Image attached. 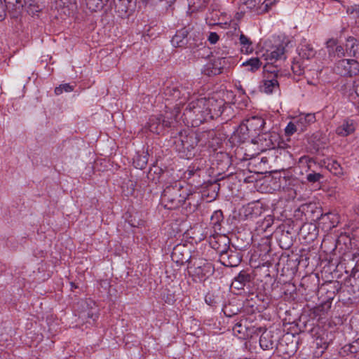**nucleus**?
Listing matches in <instances>:
<instances>
[{
    "label": "nucleus",
    "instance_id": "nucleus-1",
    "mask_svg": "<svg viewBox=\"0 0 359 359\" xmlns=\"http://www.w3.org/2000/svg\"><path fill=\"white\" fill-rule=\"evenodd\" d=\"M205 97H201L188 104L182 115L185 124L198 127L203 122L211 119V116L205 107Z\"/></svg>",
    "mask_w": 359,
    "mask_h": 359
},
{
    "label": "nucleus",
    "instance_id": "nucleus-2",
    "mask_svg": "<svg viewBox=\"0 0 359 359\" xmlns=\"http://www.w3.org/2000/svg\"><path fill=\"white\" fill-rule=\"evenodd\" d=\"M191 193L180 182L167 186L162 194L161 201L167 209H175L182 205Z\"/></svg>",
    "mask_w": 359,
    "mask_h": 359
},
{
    "label": "nucleus",
    "instance_id": "nucleus-3",
    "mask_svg": "<svg viewBox=\"0 0 359 359\" xmlns=\"http://www.w3.org/2000/svg\"><path fill=\"white\" fill-rule=\"evenodd\" d=\"M207 135V132L187 133V130L180 131L179 140L175 142L176 149L182 157L189 159L195 155L194 150L199 142H201L202 145L205 144V141L203 139L205 138Z\"/></svg>",
    "mask_w": 359,
    "mask_h": 359
},
{
    "label": "nucleus",
    "instance_id": "nucleus-4",
    "mask_svg": "<svg viewBox=\"0 0 359 359\" xmlns=\"http://www.w3.org/2000/svg\"><path fill=\"white\" fill-rule=\"evenodd\" d=\"M215 271L213 265L208 260L193 257L188 266V273L195 282H203Z\"/></svg>",
    "mask_w": 359,
    "mask_h": 359
},
{
    "label": "nucleus",
    "instance_id": "nucleus-5",
    "mask_svg": "<svg viewBox=\"0 0 359 359\" xmlns=\"http://www.w3.org/2000/svg\"><path fill=\"white\" fill-rule=\"evenodd\" d=\"M180 113L179 109H174V114L166 112L165 115L152 116L148 123V129L153 133L160 134L165 128L173 126L177 116Z\"/></svg>",
    "mask_w": 359,
    "mask_h": 359
},
{
    "label": "nucleus",
    "instance_id": "nucleus-6",
    "mask_svg": "<svg viewBox=\"0 0 359 359\" xmlns=\"http://www.w3.org/2000/svg\"><path fill=\"white\" fill-rule=\"evenodd\" d=\"M220 263L227 267H236L242 260V255L239 250L234 248L224 247L218 250Z\"/></svg>",
    "mask_w": 359,
    "mask_h": 359
},
{
    "label": "nucleus",
    "instance_id": "nucleus-7",
    "mask_svg": "<svg viewBox=\"0 0 359 359\" xmlns=\"http://www.w3.org/2000/svg\"><path fill=\"white\" fill-rule=\"evenodd\" d=\"M334 71L341 76H353L359 74V62L353 59H342L335 63Z\"/></svg>",
    "mask_w": 359,
    "mask_h": 359
},
{
    "label": "nucleus",
    "instance_id": "nucleus-8",
    "mask_svg": "<svg viewBox=\"0 0 359 359\" xmlns=\"http://www.w3.org/2000/svg\"><path fill=\"white\" fill-rule=\"evenodd\" d=\"M164 94L167 100H176L178 103L175 107L182 105L190 97L191 92L188 88L183 86H168L164 90ZM177 109V107H175ZM180 109V108L178 107Z\"/></svg>",
    "mask_w": 359,
    "mask_h": 359
},
{
    "label": "nucleus",
    "instance_id": "nucleus-9",
    "mask_svg": "<svg viewBox=\"0 0 359 359\" xmlns=\"http://www.w3.org/2000/svg\"><path fill=\"white\" fill-rule=\"evenodd\" d=\"M205 104L208 114L211 116V119L218 118L231 109V107L222 99L206 98Z\"/></svg>",
    "mask_w": 359,
    "mask_h": 359
},
{
    "label": "nucleus",
    "instance_id": "nucleus-10",
    "mask_svg": "<svg viewBox=\"0 0 359 359\" xmlns=\"http://www.w3.org/2000/svg\"><path fill=\"white\" fill-rule=\"evenodd\" d=\"M279 136L275 132H269L265 129L261 135L255 139H252V143L260 144L263 149H274L278 145Z\"/></svg>",
    "mask_w": 359,
    "mask_h": 359
},
{
    "label": "nucleus",
    "instance_id": "nucleus-11",
    "mask_svg": "<svg viewBox=\"0 0 359 359\" xmlns=\"http://www.w3.org/2000/svg\"><path fill=\"white\" fill-rule=\"evenodd\" d=\"M191 31L192 28L190 26L177 30L171 40L172 46L175 47H184L187 46L191 39Z\"/></svg>",
    "mask_w": 359,
    "mask_h": 359
},
{
    "label": "nucleus",
    "instance_id": "nucleus-12",
    "mask_svg": "<svg viewBox=\"0 0 359 359\" xmlns=\"http://www.w3.org/2000/svg\"><path fill=\"white\" fill-rule=\"evenodd\" d=\"M172 260L176 262L178 265H183L184 263L188 262L193 259L190 255V252L187 249L184 245H176L171 253Z\"/></svg>",
    "mask_w": 359,
    "mask_h": 359
},
{
    "label": "nucleus",
    "instance_id": "nucleus-13",
    "mask_svg": "<svg viewBox=\"0 0 359 359\" xmlns=\"http://www.w3.org/2000/svg\"><path fill=\"white\" fill-rule=\"evenodd\" d=\"M245 122L248 126L250 133H252L255 139L261 135L263 131H265L266 122L265 120L260 116H252L246 119Z\"/></svg>",
    "mask_w": 359,
    "mask_h": 359
},
{
    "label": "nucleus",
    "instance_id": "nucleus-14",
    "mask_svg": "<svg viewBox=\"0 0 359 359\" xmlns=\"http://www.w3.org/2000/svg\"><path fill=\"white\" fill-rule=\"evenodd\" d=\"M278 72H271L267 76H265L264 79L262 81L259 86L261 92L266 94L272 93L275 90L278 89L279 83L277 80Z\"/></svg>",
    "mask_w": 359,
    "mask_h": 359
},
{
    "label": "nucleus",
    "instance_id": "nucleus-15",
    "mask_svg": "<svg viewBox=\"0 0 359 359\" xmlns=\"http://www.w3.org/2000/svg\"><path fill=\"white\" fill-rule=\"evenodd\" d=\"M252 275L248 271L242 270L240 273L233 278L231 283V287L236 290H243L245 286L249 285L253 280Z\"/></svg>",
    "mask_w": 359,
    "mask_h": 359
},
{
    "label": "nucleus",
    "instance_id": "nucleus-16",
    "mask_svg": "<svg viewBox=\"0 0 359 359\" xmlns=\"http://www.w3.org/2000/svg\"><path fill=\"white\" fill-rule=\"evenodd\" d=\"M355 130L354 121L351 119H345L336 128V133L339 136L346 137L353 133Z\"/></svg>",
    "mask_w": 359,
    "mask_h": 359
},
{
    "label": "nucleus",
    "instance_id": "nucleus-17",
    "mask_svg": "<svg viewBox=\"0 0 359 359\" xmlns=\"http://www.w3.org/2000/svg\"><path fill=\"white\" fill-rule=\"evenodd\" d=\"M22 11L25 8L27 12L32 15H36L42 11L43 5L39 0H22Z\"/></svg>",
    "mask_w": 359,
    "mask_h": 359
},
{
    "label": "nucleus",
    "instance_id": "nucleus-18",
    "mask_svg": "<svg viewBox=\"0 0 359 359\" xmlns=\"http://www.w3.org/2000/svg\"><path fill=\"white\" fill-rule=\"evenodd\" d=\"M342 94L346 97L354 105L358 102V98L356 95V90L354 82L346 83L341 87Z\"/></svg>",
    "mask_w": 359,
    "mask_h": 359
},
{
    "label": "nucleus",
    "instance_id": "nucleus-19",
    "mask_svg": "<svg viewBox=\"0 0 359 359\" xmlns=\"http://www.w3.org/2000/svg\"><path fill=\"white\" fill-rule=\"evenodd\" d=\"M276 339L271 331L265 330L259 338V345L263 350H271L275 346Z\"/></svg>",
    "mask_w": 359,
    "mask_h": 359
},
{
    "label": "nucleus",
    "instance_id": "nucleus-20",
    "mask_svg": "<svg viewBox=\"0 0 359 359\" xmlns=\"http://www.w3.org/2000/svg\"><path fill=\"white\" fill-rule=\"evenodd\" d=\"M346 51L348 55L353 57L359 56V41L353 36L347 38L346 44Z\"/></svg>",
    "mask_w": 359,
    "mask_h": 359
},
{
    "label": "nucleus",
    "instance_id": "nucleus-21",
    "mask_svg": "<svg viewBox=\"0 0 359 359\" xmlns=\"http://www.w3.org/2000/svg\"><path fill=\"white\" fill-rule=\"evenodd\" d=\"M235 135L238 137V141L240 142H245L250 138H251V142H252V139H255L254 137H252V133H250V129L248 128V126L246 122L242 123L238 126L235 133Z\"/></svg>",
    "mask_w": 359,
    "mask_h": 359
},
{
    "label": "nucleus",
    "instance_id": "nucleus-22",
    "mask_svg": "<svg viewBox=\"0 0 359 359\" xmlns=\"http://www.w3.org/2000/svg\"><path fill=\"white\" fill-rule=\"evenodd\" d=\"M316 53L311 45L305 43L302 44L299 54L303 59L309 60L315 56Z\"/></svg>",
    "mask_w": 359,
    "mask_h": 359
},
{
    "label": "nucleus",
    "instance_id": "nucleus-23",
    "mask_svg": "<svg viewBox=\"0 0 359 359\" xmlns=\"http://www.w3.org/2000/svg\"><path fill=\"white\" fill-rule=\"evenodd\" d=\"M240 43L242 46L241 47V51L245 53H252L253 50V47L252 46V41L250 40V39L244 35L243 34H241L239 38Z\"/></svg>",
    "mask_w": 359,
    "mask_h": 359
},
{
    "label": "nucleus",
    "instance_id": "nucleus-24",
    "mask_svg": "<svg viewBox=\"0 0 359 359\" xmlns=\"http://www.w3.org/2000/svg\"><path fill=\"white\" fill-rule=\"evenodd\" d=\"M261 65L262 62L258 57H252L243 63V66L246 67L248 71L252 72L257 71Z\"/></svg>",
    "mask_w": 359,
    "mask_h": 359
},
{
    "label": "nucleus",
    "instance_id": "nucleus-25",
    "mask_svg": "<svg viewBox=\"0 0 359 359\" xmlns=\"http://www.w3.org/2000/svg\"><path fill=\"white\" fill-rule=\"evenodd\" d=\"M243 1L249 10L257 14L261 13L262 7L259 6V4L262 0H243Z\"/></svg>",
    "mask_w": 359,
    "mask_h": 359
},
{
    "label": "nucleus",
    "instance_id": "nucleus-26",
    "mask_svg": "<svg viewBox=\"0 0 359 359\" xmlns=\"http://www.w3.org/2000/svg\"><path fill=\"white\" fill-rule=\"evenodd\" d=\"M327 169L335 175H341L343 174L342 168L337 161H332L327 165Z\"/></svg>",
    "mask_w": 359,
    "mask_h": 359
},
{
    "label": "nucleus",
    "instance_id": "nucleus-27",
    "mask_svg": "<svg viewBox=\"0 0 359 359\" xmlns=\"http://www.w3.org/2000/svg\"><path fill=\"white\" fill-rule=\"evenodd\" d=\"M163 172L162 169L158 167L151 168L148 172L147 177L149 180H152L156 183L159 182L161 173Z\"/></svg>",
    "mask_w": 359,
    "mask_h": 359
},
{
    "label": "nucleus",
    "instance_id": "nucleus-28",
    "mask_svg": "<svg viewBox=\"0 0 359 359\" xmlns=\"http://www.w3.org/2000/svg\"><path fill=\"white\" fill-rule=\"evenodd\" d=\"M222 72L219 67L213 65V62L208 63L204 69L205 74L209 76L218 75Z\"/></svg>",
    "mask_w": 359,
    "mask_h": 359
},
{
    "label": "nucleus",
    "instance_id": "nucleus-29",
    "mask_svg": "<svg viewBox=\"0 0 359 359\" xmlns=\"http://www.w3.org/2000/svg\"><path fill=\"white\" fill-rule=\"evenodd\" d=\"M285 53V47L283 46H279L276 48L275 50L270 53V60H277L278 59H281L283 57Z\"/></svg>",
    "mask_w": 359,
    "mask_h": 359
},
{
    "label": "nucleus",
    "instance_id": "nucleus-30",
    "mask_svg": "<svg viewBox=\"0 0 359 359\" xmlns=\"http://www.w3.org/2000/svg\"><path fill=\"white\" fill-rule=\"evenodd\" d=\"M201 171V168L199 165H196V164H193L192 165L189 166L187 171L185 172V174L187 175V177L189 178L196 174H197L198 176H200L199 172Z\"/></svg>",
    "mask_w": 359,
    "mask_h": 359
},
{
    "label": "nucleus",
    "instance_id": "nucleus-31",
    "mask_svg": "<svg viewBox=\"0 0 359 359\" xmlns=\"http://www.w3.org/2000/svg\"><path fill=\"white\" fill-rule=\"evenodd\" d=\"M323 178V175L319 172H312L306 175V180L309 182L315 183L320 182Z\"/></svg>",
    "mask_w": 359,
    "mask_h": 359
},
{
    "label": "nucleus",
    "instance_id": "nucleus-32",
    "mask_svg": "<svg viewBox=\"0 0 359 359\" xmlns=\"http://www.w3.org/2000/svg\"><path fill=\"white\" fill-rule=\"evenodd\" d=\"M73 90V86H70L69 83H64L55 88V93L58 95L62 94L63 91L71 92Z\"/></svg>",
    "mask_w": 359,
    "mask_h": 359
},
{
    "label": "nucleus",
    "instance_id": "nucleus-33",
    "mask_svg": "<svg viewBox=\"0 0 359 359\" xmlns=\"http://www.w3.org/2000/svg\"><path fill=\"white\" fill-rule=\"evenodd\" d=\"M224 53L222 54L223 55ZM226 58L224 56L218 57V58L215 59L213 62V65L216 66L217 67H219V69L222 72V69L226 67Z\"/></svg>",
    "mask_w": 359,
    "mask_h": 359
},
{
    "label": "nucleus",
    "instance_id": "nucleus-34",
    "mask_svg": "<svg viewBox=\"0 0 359 359\" xmlns=\"http://www.w3.org/2000/svg\"><path fill=\"white\" fill-rule=\"evenodd\" d=\"M148 162V158L146 155L144 156H139L137 158V160L135 161L136 164L135 167L140 169H143L146 166Z\"/></svg>",
    "mask_w": 359,
    "mask_h": 359
},
{
    "label": "nucleus",
    "instance_id": "nucleus-35",
    "mask_svg": "<svg viewBox=\"0 0 359 359\" xmlns=\"http://www.w3.org/2000/svg\"><path fill=\"white\" fill-rule=\"evenodd\" d=\"M278 0H264L262 3V6H264V8L261 9V13L263 12H268L271 8L277 3Z\"/></svg>",
    "mask_w": 359,
    "mask_h": 359
},
{
    "label": "nucleus",
    "instance_id": "nucleus-36",
    "mask_svg": "<svg viewBox=\"0 0 359 359\" xmlns=\"http://www.w3.org/2000/svg\"><path fill=\"white\" fill-rule=\"evenodd\" d=\"M245 329H246V327L245 326H243L241 323H238L234 325V327L233 328V332L235 334H237V335L243 334V335L240 336V337H244V331Z\"/></svg>",
    "mask_w": 359,
    "mask_h": 359
},
{
    "label": "nucleus",
    "instance_id": "nucleus-37",
    "mask_svg": "<svg viewBox=\"0 0 359 359\" xmlns=\"http://www.w3.org/2000/svg\"><path fill=\"white\" fill-rule=\"evenodd\" d=\"M301 122H305L306 123L310 124L316 121V116L314 114H307L304 116L299 118Z\"/></svg>",
    "mask_w": 359,
    "mask_h": 359
},
{
    "label": "nucleus",
    "instance_id": "nucleus-38",
    "mask_svg": "<svg viewBox=\"0 0 359 359\" xmlns=\"http://www.w3.org/2000/svg\"><path fill=\"white\" fill-rule=\"evenodd\" d=\"M255 205L249 204L248 206L244 208V213L246 217H253L254 215H257V212H255Z\"/></svg>",
    "mask_w": 359,
    "mask_h": 359
},
{
    "label": "nucleus",
    "instance_id": "nucleus-39",
    "mask_svg": "<svg viewBox=\"0 0 359 359\" xmlns=\"http://www.w3.org/2000/svg\"><path fill=\"white\" fill-rule=\"evenodd\" d=\"M297 131V126L296 125L290 122L287 126H286L285 129V133L287 135H292Z\"/></svg>",
    "mask_w": 359,
    "mask_h": 359
},
{
    "label": "nucleus",
    "instance_id": "nucleus-40",
    "mask_svg": "<svg viewBox=\"0 0 359 359\" xmlns=\"http://www.w3.org/2000/svg\"><path fill=\"white\" fill-rule=\"evenodd\" d=\"M326 44L327 48H328V53L330 55H331L332 51H334V48L337 45V41L336 39H330L327 41Z\"/></svg>",
    "mask_w": 359,
    "mask_h": 359
},
{
    "label": "nucleus",
    "instance_id": "nucleus-41",
    "mask_svg": "<svg viewBox=\"0 0 359 359\" xmlns=\"http://www.w3.org/2000/svg\"><path fill=\"white\" fill-rule=\"evenodd\" d=\"M219 36L216 32H210L208 40L211 44H215L219 41Z\"/></svg>",
    "mask_w": 359,
    "mask_h": 359
},
{
    "label": "nucleus",
    "instance_id": "nucleus-42",
    "mask_svg": "<svg viewBox=\"0 0 359 359\" xmlns=\"http://www.w3.org/2000/svg\"><path fill=\"white\" fill-rule=\"evenodd\" d=\"M332 53L337 55L338 57H341L344 55V49L343 46L337 45L334 48V51H332Z\"/></svg>",
    "mask_w": 359,
    "mask_h": 359
},
{
    "label": "nucleus",
    "instance_id": "nucleus-43",
    "mask_svg": "<svg viewBox=\"0 0 359 359\" xmlns=\"http://www.w3.org/2000/svg\"><path fill=\"white\" fill-rule=\"evenodd\" d=\"M348 348L352 349L351 353H359V338L352 344H350V347Z\"/></svg>",
    "mask_w": 359,
    "mask_h": 359
},
{
    "label": "nucleus",
    "instance_id": "nucleus-44",
    "mask_svg": "<svg viewBox=\"0 0 359 359\" xmlns=\"http://www.w3.org/2000/svg\"><path fill=\"white\" fill-rule=\"evenodd\" d=\"M314 161H313L312 158H311L310 157L307 156H303L302 157L299 158V163H301V164H307L309 168H310V165L309 163H313Z\"/></svg>",
    "mask_w": 359,
    "mask_h": 359
},
{
    "label": "nucleus",
    "instance_id": "nucleus-45",
    "mask_svg": "<svg viewBox=\"0 0 359 359\" xmlns=\"http://www.w3.org/2000/svg\"><path fill=\"white\" fill-rule=\"evenodd\" d=\"M222 217V211H216L215 212L214 215L212 216V220H214L216 219V222H215V224H217L220 219V218Z\"/></svg>",
    "mask_w": 359,
    "mask_h": 359
},
{
    "label": "nucleus",
    "instance_id": "nucleus-46",
    "mask_svg": "<svg viewBox=\"0 0 359 359\" xmlns=\"http://www.w3.org/2000/svg\"><path fill=\"white\" fill-rule=\"evenodd\" d=\"M334 217H336V215L331 212H328L323 215V219L327 218V219L331 220L332 223H334Z\"/></svg>",
    "mask_w": 359,
    "mask_h": 359
},
{
    "label": "nucleus",
    "instance_id": "nucleus-47",
    "mask_svg": "<svg viewBox=\"0 0 359 359\" xmlns=\"http://www.w3.org/2000/svg\"><path fill=\"white\" fill-rule=\"evenodd\" d=\"M355 90H356V95L358 96V100H359V79L353 81Z\"/></svg>",
    "mask_w": 359,
    "mask_h": 359
},
{
    "label": "nucleus",
    "instance_id": "nucleus-48",
    "mask_svg": "<svg viewBox=\"0 0 359 359\" xmlns=\"http://www.w3.org/2000/svg\"><path fill=\"white\" fill-rule=\"evenodd\" d=\"M350 347V344H347V345H345L343 348H342V350L344 353H346L347 354L348 353H351V351H352V349L351 348H348Z\"/></svg>",
    "mask_w": 359,
    "mask_h": 359
},
{
    "label": "nucleus",
    "instance_id": "nucleus-49",
    "mask_svg": "<svg viewBox=\"0 0 359 359\" xmlns=\"http://www.w3.org/2000/svg\"><path fill=\"white\" fill-rule=\"evenodd\" d=\"M355 107H356V109L359 114V100H358V102H357L355 104Z\"/></svg>",
    "mask_w": 359,
    "mask_h": 359
},
{
    "label": "nucleus",
    "instance_id": "nucleus-50",
    "mask_svg": "<svg viewBox=\"0 0 359 359\" xmlns=\"http://www.w3.org/2000/svg\"><path fill=\"white\" fill-rule=\"evenodd\" d=\"M194 44L189 43V47H192Z\"/></svg>",
    "mask_w": 359,
    "mask_h": 359
}]
</instances>
